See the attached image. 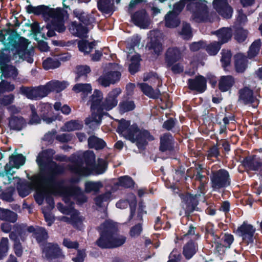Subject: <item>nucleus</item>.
I'll return each mask as SVG.
<instances>
[{
    "instance_id": "4",
    "label": "nucleus",
    "mask_w": 262,
    "mask_h": 262,
    "mask_svg": "<svg viewBox=\"0 0 262 262\" xmlns=\"http://www.w3.org/2000/svg\"><path fill=\"white\" fill-rule=\"evenodd\" d=\"M100 237L96 243L102 249L114 248L123 245L126 239L125 236L117 233L118 225L112 220H106L99 227Z\"/></svg>"
},
{
    "instance_id": "40",
    "label": "nucleus",
    "mask_w": 262,
    "mask_h": 262,
    "mask_svg": "<svg viewBox=\"0 0 262 262\" xmlns=\"http://www.w3.org/2000/svg\"><path fill=\"white\" fill-rule=\"evenodd\" d=\"M111 196V193L110 192L100 194L95 198V203L99 207H105Z\"/></svg>"
},
{
    "instance_id": "24",
    "label": "nucleus",
    "mask_w": 262,
    "mask_h": 262,
    "mask_svg": "<svg viewBox=\"0 0 262 262\" xmlns=\"http://www.w3.org/2000/svg\"><path fill=\"white\" fill-rule=\"evenodd\" d=\"M182 57V54L177 48H170L166 52V60L169 65L179 60Z\"/></svg>"
},
{
    "instance_id": "25",
    "label": "nucleus",
    "mask_w": 262,
    "mask_h": 262,
    "mask_svg": "<svg viewBox=\"0 0 262 262\" xmlns=\"http://www.w3.org/2000/svg\"><path fill=\"white\" fill-rule=\"evenodd\" d=\"M213 34L217 36L219 39L217 42L222 45L228 42L231 39L232 31L229 28L224 27L214 32Z\"/></svg>"
},
{
    "instance_id": "35",
    "label": "nucleus",
    "mask_w": 262,
    "mask_h": 262,
    "mask_svg": "<svg viewBox=\"0 0 262 262\" xmlns=\"http://www.w3.org/2000/svg\"><path fill=\"white\" fill-rule=\"evenodd\" d=\"M84 186L86 192L96 193L103 187V184L100 181H88L85 183Z\"/></svg>"
},
{
    "instance_id": "39",
    "label": "nucleus",
    "mask_w": 262,
    "mask_h": 262,
    "mask_svg": "<svg viewBox=\"0 0 262 262\" xmlns=\"http://www.w3.org/2000/svg\"><path fill=\"white\" fill-rule=\"evenodd\" d=\"M1 70L2 73L1 77L15 79L18 75L17 69L12 65L3 67Z\"/></svg>"
},
{
    "instance_id": "6",
    "label": "nucleus",
    "mask_w": 262,
    "mask_h": 262,
    "mask_svg": "<svg viewBox=\"0 0 262 262\" xmlns=\"http://www.w3.org/2000/svg\"><path fill=\"white\" fill-rule=\"evenodd\" d=\"M117 129L125 138L132 142H136L139 148L142 147L147 141L154 139L147 130H139L136 124L130 126V122L125 120H121Z\"/></svg>"
},
{
    "instance_id": "10",
    "label": "nucleus",
    "mask_w": 262,
    "mask_h": 262,
    "mask_svg": "<svg viewBox=\"0 0 262 262\" xmlns=\"http://www.w3.org/2000/svg\"><path fill=\"white\" fill-rule=\"evenodd\" d=\"M63 189L62 193H61L63 198V201L67 204L71 203V198H76L77 201L81 204L85 202L87 200V198L85 195L81 192V190L77 187L66 188L61 186Z\"/></svg>"
},
{
    "instance_id": "12",
    "label": "nucleus",
    "mask_w": 262,
    "mask_h": 262,
    "mask_svg": "<svg viewBox=\"0 0 262 262\" xmlns=\"http://www.w3.org/2000/svg\"><path fill=\"white\" fill-rule=\"evenodd\" d=\"M188 9L195 15L204 18L207 15V8L205 0H184Z\"/></svg>"
},
{
    "instance_id": "23",
    "label": "nucleus",
    "mask_w": 262,
    "mask_h": 262,
    "mask_svg": "<svg viewBox=\"0 0 262 262\" xmlns=\"http://www.w3.org/2000/svg\"><path fill=\"white\" fill-rule=\"evenodd\" d=\"M73 15L86 25L91 24L95 21V18L92 14L86 13L81 9H74L73 11Z\"/></svg>"
},
{
    "instance_id": "26",
    "label": "nucleus",
    "mask_w": 262,
    "mask_h": 262,
    "mask_svg": "<svg viewBox=\"0 0 262 262\" xmlns=\"http://www.w3.org/2000/svg\"><path fill=\"white\" fill-rule=\"evenodd\" d=\"M27 230L29 232L34 233L35 237L39 244L43 243L48 237L47 231L42 227H37L35 228L30 226L27 228Z\"/></svg>"
},
{
    "instance_id": "50",
    "label": "nucleus",
    "mask_w": 262,
    "mask_h": 262,
    "mask_svg": "<svg viewBox=\"0 0 262 262\" xmlns=\"http://www.w3.org/2000/svg\"><path fill=\"white\" fill-rule=\"evenodd\" d=\"M98 8L102 12L110 13L112 10V4L110 0H99Z\"/></svg>"
},
{
    "instance_id": "59",
    "label": "nucleus",
    "mask_w": 262,
    "mask_h": 262,
    "mask_svg": "<svg viewBox=\"0 0 262 262\" xmlns=\"http://www.w3.org/2000/svg\"><path fill=\"white\" fill-rule=\"evenodd\" d=\"M31 187L26 184H19L17 186L18 194L21 197L28 195L31 191Z\"/></svg>"
},
{
    "instance_id": "28",
    "label": "nucleus",
    "mask_w": 262,
    "mask_h": 262,
    "mask_svg": "<svg viewBox=\"0 0 262 262\" xmlns=\"http://www.w3.org/2000/svg\"><path fill=\"white\" fill-rule=\"evenodd\" d=\"M234 83V80L231 76H223L220 78L219 88L222 92L229 90Z\"/></svg>"
},
{
    "instance_id": "7",
    "label": "nucleus",
    "mask_w": 262,
    "mask_h": 262,
    "mask_svg": "<svg viewBox=\"0 0 262 262\" xmlns=\"http://www.w3.org/2000/svg\"><path fill=\"white\" fill-rule=\"evenodd\" d=\"M84 163H76L71 167L73 172L81 176H88L94 172L95 156L93 151L88 150L83 153Z\"/></svg>"
},
{
    "instance_id": "5",
    "label": "nucleus",
    "mask_w": 262,
    "mask_h": 262,
    "mask_svg": "<svg viewBox=\"0 0 262 262\" xmlns=\"http://www.w3.org/2000/svg\"><path fill=\"white\" fill-rule=\"evenodd\" d=\"M27 10L30 13L42 15L46 20L51 21V27L58 32L65 31L64 21L69 17L67 11L60 8H51L44 5L37 7L29 5L27 7Z\"/></svg>"
},
{
    "instance_id": "48",
    "label": "nucleus",
    "mask_w": 262,
    "mask_h": 262,
    "mask_svg": "<svg viewBox=\"0 0 262 262\" xmlns=\"http://www.w3.org/2000/svg\"><path fill=\"white\" fill-rule=\"evenodd\" d=\"M244 165L250 170H260L261 167L259 162L250 158H247L245 160Z\"/></svg>"
},
{
    "instance_id": "36",
    "label": "nucleus",
    "mask_w": 262,
    "mask_h": 262,
    "mask_svg": "<svg viewBox=\"0 0 262 262\" xmlns=\"http://www.w3.org/2000/svg\"><path fill=\"white\" fill-rule=\"evenodd\" d=\"M235 66L238 72H243L247 67V59L242 54L239 53L235 56Z\"/></svg>"
},
{
    "instance_id": "16",
    "label": "nucleus",
    "mask_w": 262,
    "mask_h": 262,
    "mask_svg": "<svg viewBox=\"0 0 262 262\" xmlns=\"http://www.w3.org/2000/svg\"><path fill=\"white\" fill-rule=\"evenodd\" d=\"M42 252L48 259H52L56 257H64V255L57 244L47 243L42 248Z\"/></svg>"
},
{
    "instance_id": "1",
    "label": "nucleus",
    "mask_w": 262,
    "mask_h": 262,
    "mask_svg": "<svg viewBox=\"0 0 262 262\" xmlns=\"http://www.w3.org/2000/svg\"><path fill=\"white\" fill-rule=\"evenodd\" d=\"M54 153L53 150L47 149L39 153L36 159L41 172L33 178L32 187L36 191L35 199L39 205L43 203L45 196L50 194L61 195L62 193L61 186L56 182V176L63 172L64 169L49 157Z\"/></svg>"
},
{
    "instance_id": "34",
    "label": "nucleus",
    "mask_w": 262,
    "mask_h": 262,
    "mask_svg": "<svg viewBox=\"0 0 262 262\" xmlns=\"http://www.w3.org/2000/svg\"><path fill=\"white\" fill-rule=\"evenodd\" d=\"M138 86H139L145 95L150 98H158L160 94V92L159 90L157 89L156 90H154L151 86L146 83H139L138 84Z\"/></svg>"
},
{
    "instance_id": "29",
    "label": "nucleus",
    "mask_w": 262,
    "mask_h": 262,
    "mask_svg": "<svg viewBox=\"0 0 262 262\" xmlns=\"http://www.w3.org/2000/svg\"><path fill=\"white\" fill-rule=\"evenodd\" d=\"M72 90L76 93H80L82 98H84L91 93L92 88L91 84L79 83L74 85Z\"/></svg>"
},
{
    "instance_id": "62",
    "label": "nucleus",
    "mask_w": 262,
    "mask_h": 262,
    "mask_svg": "<svg viewBox=\"0 0 262 262\" xmlns=\"http://www.w3.org/2000/svg\"><path fill=\"white\" fill-rule=\"evenodd\" d=\"M141 40V37L138 35H135L133 36L132 39H130V41L129 42L130 46L127 47V48L129 50L128 53L129 54L127 56V57L129 58L130 56V54L132 53L134 51V47L139 45Z\"/></svg>"
},
{
    "instance_id": "61",
    "label": "nucleus",
    "mask_w": 262,
    "mask_h": 262,
    "mask_svg": "<svg viewBox=\"0 0 262 262\" xmlns=\"http://www.w3.org/2000/svg\"><path fill=\"white\" fill-rule=\"evenodd\" d=\"M222 56L221 61L222 62L223 66L226 67L230 63L231 54L228 50H223L222 51Z\"/></svg>"
},
{
    "instance_id": "47",
    "label": "nucleus",
    "mask_w": 262,
    "mask_h": 262,
    "mask_svg": "<svg viewBox=\"0 0 262 262\" xmlns=\"http://www.w3.org/2000/svg\"><path fill=\"white\" fill-rule=\"evenodd\" d=\"M140 60L138 54H135L131 57V63L129 66V70L132 74H134L139 70Z\"/></svg>"
},
{
    "instance_id": "31",
    "label": "nucleus",
    "mask_w": 262,
    "mask_h": 262,
    "mask_svg": "<svg viewBox=\"0 0 262 262\" xmlns=\"http://www.w3.org/2000/svg\"><path fill=\"white\" fill-rule=\"evenodd\" d=\"M180 24V19L177 14L169 12L165 16V25L166 27L176 28Z\"/></svg>"
},
{
    "instance_id": "8",
    "label": "nucleus",
    "mask_w": 262,
    "mask_h": 262,
    "mask_svg": "<svg viewBox=\"0 0 262 262\" xmlns=\"http://www.w3.org/2000/svg\"><path fill=\"white\" fill-rule=\"evenodd\" d=\"M160 33L156 31H151L148 34V41L146 49L152 54L159 55L163 50V46Z\"/></svg>"
},
{
    "instance_id": "22",
    "label": "nucleus",
    "mask_w": 262,
    "mask_h": 262,
    "mask_svg": "<svg viewBox=\"0 0 262 262\" xmlns=\"http://www.w3.org/2000/svg\"><path fill=\"white\" fill-rule=\"evenodd\" d=\"M68 83L66 81H51L45 85L47 95L50 93L54 91L59 92L65 89L68 85Z\"/></svg>"
},
{
    "instance_id": "41",
    "label": "nucleus",
    "mask_w": 262,
    "mask_h": 262,
    "mask_svg": "<svg viewBox=\"0 0 262 262\" xmlns=\"http://www.w3.org/2000/svg\"><path fill=\"white\" fill-rule=\"evenodd\" d=\"M88 143L90 148L96 149H102L105 146V143L102 139L95 136L90 137L88 139Z\"/></svg>"
},
{
    "instance_id": "33",
    "label": "nucleus",
    "mask_w": 262,
    "mask_h": 262,
    "mask_svg": "<svg viewBox=\"0 0 262 262\" xmlns=\"http://www.w3.org/2000/svg\"><path fill=\"white\" fill-rule=\"evenodd\" d=\"M39 111L41 112L40 115L42 117V120L46 123L49 124L54 121L56 118H50L47 116V115L50 111H51L52 109V106L49 103H45L41 104L39 106Z\"/></svg>"
},
{
    "instance_id": "53",
    "label": "nucleus",
    "mask_w": 262,
    "mask_h": 262,
    "mask_svg": "<svg viewBox=\"0 0 262 262\" xmlns=\"http://www.w3.org/2000/svg\"><path fill=\"white\" fill-rule=\"evenodd\" d=\"M117 185L125 188H129L133 186L134 182L131 178L125 176L120 177L118 179V182L117 183Z\"/></svg>"
},
{
    "instance_id": "42",
    "label": "nucleus",
    "mask_w": 262,
    "mask_h": 262,
    "mask_svg": "<svg viewBox=\"0 0 262 262\" xmlns=\"http://www.w3.org/2000/svg\"><path fill=\"white\" fill-rule=\"evenodd\" d=\"M25 121L23 118L17 117H12L9 120V126L10 128L20 130L23 127Z\"/></svg>"
},
{
    "instance_id": "49",
    "label": "nucleus",
    "mask_w": 262,
    "mask_h": 262,
    "mask_svg": "<svg viewBox=\"0 0 262 262\" xmlns=\"http://www.w3.org/2000/svg\"><path fill=\"white\" fill-rule=\"evenodd\" d=\"M82 125L77 121H71L64 124L62 127V130L64 132H71L75 130L80 129Z\"/></svg>"
},
{
    "instance_id": "11",
    "label": "nucleus",
    "mask_w": 262,
    "mask_h": 262,
    "mask_svg": "<svg viewBox=\"0 0 262 262\" xmlns=\"http://www.w3.org/2000/svg\"><path fill=\"white\" fill-rule=\"evenodd\" d=\"M15 231L11 232L9 234L10 238L14 242L15 253L18 256H21L23 253V248L20 243L19 238L24 241L26 238V233L24 230L20 225H15Z\"/></svg>"
},
{
    "instance_id": "3",
    "label": "nucleus",
    "mask_w": 262,
    "mask_h": 262,
    "mask_svg": "<svg viewBox=\"0 0 262 262\" xmlns=\"http://www.w3.org/2000/svg\"><path fill=\"white\" fill-rule=\"evenodd\" d=\"M4 44L7 48L13 52V55L10 57L4 53L0 54V69L10 66L8 63L11 60L16 63L23 60H26L30 63L33 62L31 52L27 51L29 42L26 38L15 35H9Z\"/></svg>"
},
{
    "instance_id": "60",
    "label": "nucleus",
    "mask_w": 262,
    "mask_h": 262,
    "mask_svg": "<svg viewBox=\"0 0 262 262\" xmlns=\"http://www.w3.org/2000/svg\"><path fill=\"white\" fill-rule=\"evenodd\" d=\"M15 96L13 94L4 95L0 98V104L3 106H8L13 103Z\"/></svg>"
},
{
    "instance_id": "17",
    "label": "nucleus",
    "mask_w": 262,
    "mask_h": 262,
    "mask_svg": "<svg viewBox=\"0 0 262 262\" xmlns=\"http://www.w3.org/2000/svg\"><path fill=\"white\" fill-rule=\"evenodd\" d=\"M57 207L62 213L65 214H70L71 215L70 219L67 217H63L62 218V221L72 223L75 226L77 224H80L81 223L82 219L81 216H79L77 210L73 209L72 207H70V208L68 210L63 207V205L61 203H58Z\"/></svg>"
},
{
    "instance_id": "52",
    "label": "nucleus",
    "mask_w": 262,
    "mask_h": 262,
    "mask_svg": "<svg viewBox=\"0 0 262 262\" xmlns=\"http://www.w3.org/2000/svg\"><path fill=\"white\" fill-rule=\"evenodd\" d=\"M9 165H6L5 166V174L0 176V181L4 184H10L12 181L11 176L13 172H11V168H9Z\"/></svg>"
},
{
    "instance_id": "14",
    "label": "nucleus",
    "mask_w": 262,
    "mask_h": 262,
    "mask_svg": "<svg viewBox=\"0 0 262 262\" xmlns=\"http://www.w3.org/2000/svg\"><path fill=\"white\" fill-rule=\"evenodd\" d=\"M255 232V229L253 226L245 222L236 230L238 235L247 243L253 242Z\"/></svg>"
},
{
    "instance_id": "63",
    "label": "nucleus",
    "mask_w": 262,
    "mask_h": 262,
    "mask_svg": "<svg viewBox=\"0 0 262 262\" xmlns=\"http://www.w3.org/2000/svg\"><path fill=\"white\" fill-rule=\"evenodd\" d=\"M106 70L107 76L110 78H115V72H119L117 70L119 69L118 65L116 63H109L107 66Z\"/></svg>"
},
{
    "instance_id": "20",
    "label": "nucleus",
    "mask_w": 262,
    "mask_h": 262,
    "mask_svg": "<svg viewBox=\"0 0 262 262\" xmlns=\"http://www.w3.org/2000/svg\"><path fill=\"white\" fill-rule=\"evenodd\" d=\"M189 88L199 93H203L206 89V80L202 76H198L188 81Z\"/></svg>"
},
{
    "instance_id": "51",
    "label": "nucleus",
    "mask_w": 262,
    "mask_h": 262,
    "mask_svg": "<svg viewBox=\"0 0 262 262\" xmlns=\"http://www.w3.org/2000/svg\"><path fill=\"white\" fill-rule=\"evenodd\" d=\"M9 250V241L6 237H3L0 242V260L5 257Z\"/></svg>"
},
{
    "instance_id": "54",
    "label": "nucleus",
    "mask_w": 262,
    "mask_h": 262,
    "mask_svg": "<svg viewBox=\"0 0 262 262\" xmlns=\"http://www.w3.org/2000/svg\"><path fill=\"white\" fill-rule=\"evenodd\" d=\"M77 76L76 77V81H78L80 77H86V74L90 72L91 70L87 66H78L76 68Z\"/></svg>"
},
{
    "instance_id": "55",
    "label": "nucleus",
    "mask_w": 262,
    "mask_h": 262,
    "mask_svg": "<svg viewBox=\"0 0 262 262\" xmlns=\"http://www.w3.org/2000/svg\"><path fill=\"white\" fill-rule=\"evenodd\" d=\"M221 45L217 41H214L206 47V51L210 55H216L221 49Z\"/></svg>"
},
{
    "instance_id": "45",
    "label": "nucleus",
    "mask_w": 262,
    "mask_h": 262,
    "mask_svg": "<svg viewBox=\"0 0 262 262\" xmlns=\"http://www.w3.org/2000/svg\"><path fill=\"white\" fill-rule=\"evenodd\" d=\"M261 41L260 39L255 40L249 48L248 56L250 58L256 56L259 53L261 47Z\"/></svg>"
},
{
    "instance_id": "44",
    "label": "nucleus",
    "mask_w": 262,
    "mask_h": 262,
    "mask_svg": "<svg viewBox=\"0 0 262 262\" xmlns=\"http://www.w3.org/2000/svg\"><path fill=\"white\" fill-rule=\"evenodd\" d=\"M60 64L58 57L48 58L42 63L44 69L46 70L57 68L60 66Z\"/></svg>"
},
{
    "instance_id": "43",
    "label": "nucleus",
    "mask_w": 262,
    "mask_h": 262,
    "mask_svg": "<svg viewBox=\"0 0 262 262\" xmlns=\"http://www.w3.org/2000/svg\"><path fill=\"white\" fill-rule=\"evenodd\" d=\"M95 46L94 42H89L86 40H80L78 43L79 50L85 55L89 54Z\"/></svg>"
},
{
    "instance_id": "38",
    "label": "nucleus",
    "mask_w": 262,
    "mask_h": 262,
    "mask_svg": "<svg viewBox=\"0 0 262 262\" xmlns=\"http://www.w3.org/2000/svg\"><path fill=\"white\" fill-rule=\"evenodd\" d=\"M198 250L197 246L192 242L187 243L183 248V254L187 259L191 258Z\"/></svg>"
},
{
    "instance_id": "57",
    "label": "nucleus",
    "mask_w": 262,
    "mask_h": 262,
    "mask_svg": "<svg viewBox=\"0 0 262 262\" xmlns=\"http://www.w3.org/2000/svg\"><path fill=\"white\" fill-rule=\"evenodd\" d=\"M17 218V215L16 213L9 210L5 209V213H4L2 220L14 223L16 221Z\"/></svg>"
},
{
    "instance_id": "27",
    "label": "nucleus",
    "mask_w": 262,
    "mask_h": 262,
    "mask_svg": "<svg viewBox=\"0 0 262 262\" xmlns=\"http://www.w3.org/2000/svg\"><path fill=\"white\" fill-rule=\"evenodd\" d=\"M173 148L172 137L169 134H164L160 138V150L162 152H170Z\"/></svg>"
},
{
    "instance_id": "21",
    "label": "nucleus",
    "mask_w": 262,
    "mask_h": 262,
    "mask_svg": "<svg viewBox=\"0 0 262 262\" xmlns=\"http://www.w3.org/2000/svg\"><path fill=\"white\" fill-rule=\"evenodd\" d=\"M129 204L130 208V214L129 215V220L135 216V208L137 204L136 196L133 194H130L128 196V199L126 200H120L116 203L117 208L124 209L127 207Z\"/></svg>"
},
{
    "instance_id": "46",
    "label": "nucleus",
    "mask_w": 262,
    "mask_h": 262,
    "mask_svg": "<svg viewBox=\"0 0 262 262\" xmlns=\"http://www.w3.org/2000/svg\"><path fill=\"white\" fill-rule=\"evenodd\" d=\"M179 34L183 39H189L192 36L190 25L186 23H183Z\"/></svg>"
},
{
    "instance_id": "56",
    "label": "nucleus",
    "mask_w": 262,
    "mask_h": 262,
    "mask_svg": "<svg viewBox=\"0 0 262 262\" xmlns=\"http://www.w3.org/2000/svg\"><path fill=\"white\" fill-rule=\"evenodd\" d=\"M135 108V104L133 101H123L119 104L120 111L125 113L133 110Z\"/></svg>"
},
{
    "instance_id": "9",
    "label": "nucleus",
    "mask_w": 262,
    "mask_h": 262,
    "mask_svg": "<svg viewBox=\"0 0 262 262\" xmlns=\"http://www.w3.org/2000/svg\"><path fill=\"white\" fill-rule=\"evenodd\" d=\"M212 187L214 189H219L230 184L229 174L224 169L213 172L211 177Z\"/></svg>"
},
{
    "instance_id": "37",
    "label": "nucleus",
    "mask_w": 262,
    "mask_h": 262,
    "mask_svg": "<svg viewBox=\"0 0 262 262\" xmlns=\"http://www.w3.org/2000/svg\"><path fill=\"white\" fill-rule=\"evenodd\" d=\"M9 162L6 165H9V168L11 166L14 168H19V167L25 163V158L20 154L15 156H11L9 158Z\"/></svg>"
},
{
    "instance_id": "13",
    "label": "nucleus",
    "mask_w": 262,
    "mask_h": 262,
    "mask_svg": "<svg viewBox=\"0 0 262 262\" xmlns=\"http://www.w3.org/2000/svg\"><path fill=\"white\" fill-rule=\"evenodd\" d=\"M239 102L244 104H252L254 107H256L259 103L256 96L254 95L253 91L248 86L240 89L238 91Z\"/></svg>"
},
{
    "instance_id": "2",
    "label": "nucleus",
    "mask_w": 262,
    "mask_h": 262,
    "mask_svg": "<svg viewBox=\"0 0 262 262\" xmlns=\"http://www.w3.org/2000/svg\"><path fill=\"white\" fill-rule=\"evenodd\" d=\"M121 93L120 88H115L108 93L104 101L102 102V92L95 90L90 100L92 115L85 119V124L92 129L98 127L101 123L102 116L105 114L103 111H110L117 106V98Z\"/></svg>"
},
{
    "instance_id": "19",
    "label": "nucleus",
    "mask_w": 262,
    "mask_h": 262,
    "mask_svg": "<svg viewBox=\"0 0 262 262\" xmlns=\"http://www.w3.org/2000/svg\"><path fill=\"white\" fill-rule=\"evenodd\" d=\"M132 19L135 24L143 29H146L150 25V20L145 10L137 12Z\"/></svg>"
},
{
    "instance_id": "58",
    "label": "nucleus",
    "mask_w": 262,
    "mask_h": 262,
    "mask_svg": "<svg viewBox=\"0 0 262 262\" xmlns=\"http://www.w3.org/2000/svg\"><path fill=\"white\" fill-rule=\"evenodd\" d=\"M14 89V85L11 84L7 81L2 80L0 82V93H3L6 92H12Z\"/></svg>"
},
{
    "instance_id": "15",
    "label": "nucleus",
    "mask_w": 262,
    "mask_h": 262,
    "mask_svg": "<svg viewBox=\"0 0 262 262\" xmlns=\"http://www.w3.org/2000/svg\"><path fill=\"white\" fill-rule=\"evenodd\" d=\"M21 92L28 98L37 99L47 96V92L44 85L36 88H21Z\"/></svg>"
},
{
    "instance_id": "30",
    "label": "nucleus",
    "mask_w": 262,
    "mask_h": 262,
    "mask_svg": "<svg viewBox=\"0 0 262 262\" xmlns=\"http://www.w3.org/2000/svg\"><path fill=\"white\" fill-rule=\"evenodd\" d=\"M70 30L72 34L79 37H85L88 32L86 28L76 22L72 23Z\"/></svg>"
},
{
    "instance_id": "64",
    "label": "nucleus",
    "mask_w": 262,
    "mask_h": 262,
    "mask_svg": "<svg viewBox=\"0 0 262 262\" xmlns=\"http://www.w3.org/2000/svg\"><path fill=\"white\" fill-rule=\"evenodd\" d=\"M54 107L55 110H60L63 114L66 115H68L71 112V108L68 105H63L62 106L61 103L59 102H56L54 104Z\"/></svg>"
},
{
    "instance_id": "18",
    "label": "nucleus",
    "mask_w": 262,
    "mask_h": 262,
    "mask_svg": "<svg viewBox=\"0 0 262 262\" xmlns=\"http://www.w3.org/2000/svg\"><path fill=\"white\" fill-rule=\"evenodd\" d=\"M213 7L225 18H230L232 13V9L225 0H214Z\"/></svg>"
},
{
    "instance_id": "32",
    "label": "nucleus",
    "mask_w": 262,
    "mask_h": 262,
    "mask_svg": "<svg viewBox=\"0 0 262 262\" xmlns=\"http://www.w3.org/2000/svg\"><path fill=\"white\" fill-rule=\"evenodd\" d=\"M115 78H110L107 76L106 71L103 75L100 77L98 79V83L101 85L107 87L110 85L111 83H114L120 79L121 74L120 72H115Z\"/></svg>"
}]
</instances>
